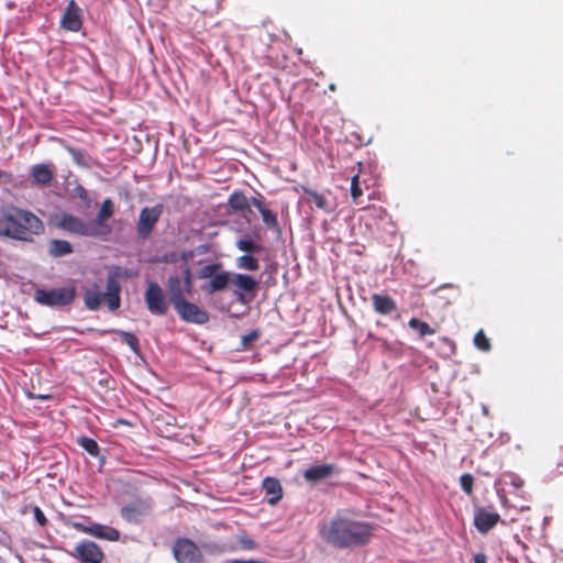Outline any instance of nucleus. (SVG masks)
<instances>
[{
	"instance_id": "4c0bfd02",
	"label": "nucleus",
	"mask_w": 563,
	"mask_h": 563,
	"mask_svg": "<svg viewBox=\"0 0 563 563\" xmlns=\"http://www.w3.org/2000/svg\"><path fill=\"white\" fill-rule=\"evenodd\" d=\"M30 509L33 512L34 519L40 527H45L47 525V518L38 506H30Z\"/></svg>"
},
{
	"instance_id": "aec40b11",
	"label": "nucleus",
	"mask_w": 563,
	"mask_h": 563,
	"mask_svg": "<svg viewBox=\"0 0 563 563\" xmlns=\"http://www.w3.org/2000/svg\"><path fill=\"white\" fill-rule=\"evenodd\" d=\"M55 175V168L51 164H36L32 167L31 176L33 183L46 186L51 184Z\"/></svg>"
},
{
	"instance_id": "2f4dec72",
	"label": "nucleus",
	"mask_w": 563,
	"mask_h": 563,
	"mask_svg": "<svg viewBox=\"0 0 563 563\" xmlns=\"http://www.w3.org/2000/svg\"><path fill=\"white\" fill-rule=\"evenodd\" d=\"M222 267L221 263H213V264H209V265H206L203 266L199 272H198V278L200 279H211L212 276L218 272L220 271Z\"/></svg>"
},
{
	"instance_id": "423d86ee",
	"label": "nucleus",
	"mask_w": 563,
	"mask_h": 563,
	"mask_svg": "<svg viewBox=\"0 0 563 563\" xmlns=\"http://www.w3.org/2000/svg\"><path fill=\"white\" fill-rule=\"evenodd\" d=\"M76 297V288L74 286L54 288V289H37L34 292V299L44 306L48 307H64L74 301Z\"/></svg>"
},
{
	"instance_id": "f8f14e48",
	"label": "nucleus",
	"mask_w": 563,
	"mask_h": 563,
	"mask_svg": "<svg viewBox=\"0 0 563 563\" xmlns=\"http://www.w3.org/2000/svg\"><path fill=\"white\" fill-rule=\"evenodd\" d=\"M114 212L113 201L107 198L102 201L96 217L90 219L95 231L98 232V238H107L112 232V228L108 221L113 217Z\"/></svg>"
},
{
	"instance_id": "ea45409f",
	"label": "nucleus",
	"mask_w": 563,
	"mask_h": 563,
	"mask_svg": "<svg viewBox=\"0 0 563 563\" xmlns=\"http://www.w3.org/2000/svg\"><path fill=\"white\" fill-rule=\"evenodd\" d=\"M474 563H487V556L484 553H476L474 555Z\"/></svg>"
},
{
	"instance_id": "bb28decb",
	"label": "nucleus",
	"mask_w": 563,
	"mask_h": 563,
	"mask_svg": "<svg viewBox=\"0 0 563 563\" xmlns=\"http://www.w3.org/2000/svg\"><path fill=\"white\" fill-rule=\"evenodd\" d=\"M77 444L93 457H98L100 455V446L92 438L85 435L79 437L77 439Z\"/></svg>"
},
{
	"instance_id": "2eb2a0df",
	"label": "nucleus",
	"mask_w": 563,
	"mask_h": 563,
	"mask_svg": "<svg viewBox=\"0 0 563 563\" xmlns=\"http://www.w3.org/2000/svg\"><path fill=\"white\" fill-rule=\"evenodd\" d=\"M73 526L80 532L107 541H119L121 537V533L118 529L101 523H92L90 526H86L80 522H75Z\"/></svg>"
},
{
	"instance_id": "f704fd0d",
	"label": "nucleus",
	"mask_w": 563,
	"mask_h": 563,
	"mask_svg": "<svg viewBox=\"0 0 563 563\" xmlns=\"http://www.w3.org/2000/svg\"><path fill=\"white\" fill-rule=\"evenodd\" d=\"M363 195L360 184V175L356 174L351 178V197L354 203H357L358 198Z\"/></svg>"
},
{
	"instance_id": "7ed1b4c3",
	"label": "nucleus",
	"mask_w": 563,
	"mask_h": 563,
	"mask_svg": "<svg viewBox=\"0 0 563 563\" xmlns=\"http://www.w3.org/2000/svg\"><path fill=\"white\" fill-rule=\"evenodd\" d=\"M126 268L121 266H113L109 269L107 275V291L103 294L99 290L98 285L85 290L84 302L89 310L99 309L101 302L106 300L108 308L115 311L121 305V284L120 279L130 277Z\"/></svg>"
},
{
	"instance_id": "b1692460",
	"label": "nucleus",
	"mask_w": 563,
	"mask_h": 563,
	"mask_svg": "<svg viewBox=\"0 0 563 563\" xmlns=\"http://www.w3.org/2000/svg\"><path fill=\"white\" fill-rule=\"evenodd\" d=\"M251 199L243 191L235 190L228 199V206L235 212H251Z\"/></svg>"
},
{
	"instance_id": "a18cd8bd",
	"label": "nucleus",
	"mask_w": 563,
	"mask_h": 563,
	"mask_svg": "<svg viewBox=\"0 0 563 563\" xmlns=\"http://www.w3.org/2000/svg\"><path fill=\"white\" fill-rule=\"evenodd\" d=\"M0 563H4L3 560L0 558Z\"/></svg>"
},
{
	"instance_id": "20e7f679",
	"label": "nucleus",
	"mask_w": 563,
	"mask_h": 563,
	"mask_svg": "<svg viewBox=\"0 0 563 563\" xmlns=\"http://www.w3.org/2000/svg\"><path fill=\"white\" fill-rule=\"evenodd\" d=\"M167 294L170 303L175 307L186 300V295H191L194 283L192 274L188 264L184 267V276L170 275L166 283Z\"/></svg>"
},
{
	"instance_id": "6ab92c4d",
	"label": "nucleus",
	"mask_w": 563,
	"mask_h": 563,
	"mask_svg": "<svg viewBox=\"0 0 563 563\" xmlns=\"http://www.w3.org/2000/svg\"><path fill=\"white\" fill-rule=\"evenodd\" d=\"M233 273L225 271H218L212 278L203 286L207 294H214L224 290L230 283H232Z\"/></svg>"
},
{
	"instance_id": "39448f33",
	"label": "nucleus",
	"mask_w": 563,
	"mask_h": 563,
	"mask_svg": "<svg viewBox=\"0 0 563 563\" xmlns=\"http://www.w3.org/2000/svg\"><path fill=\"white\" fill-rule=\"evenodd\" d=\"M55 225L70 234L79 236L98 238V232L95 231L90 220H84L77 216L60 212L54 217Z\"/></svg>"
},
{
	"instance_id": "37998d69",
	"label": "nucleus",
	"mask_w": 563,
	"mask_h": 563,
	"mask_svg": "<svg viewBox=\"0 0 563 563\" xmlns=\"http://www.w3.org/2000/svg\"><path fill=\"white\" fill-rule=\"evenodd\" d=\"M246 545H247V548H253V542L252 541L246 542Z\"/></svg>"
},
{
	"instance_id": "9d476101",
	"label": "nucleus",
	"mask_w": 563,
	"mask_h": 563,
	"mask_svg": "<svg viewBox=\"0 0 563 563\" xmlns=\"http://www.w3.org/2000/svg\"><path fill=\"white\" fill-rule=\"evenodd\" d=\"M232 284L236 287L234 291L238 301L249 303L252 301L258 289V282L246 274L233 273Z\"/></svg>"
},
{
	"instance_id": "6e6552de",
	"label": "nucleus",
	"mask_w": 563,
	"mask_h": 563,
	"mask_svg": "<svg viewBox=\"0 0 563 563\" xmlns=\"http://www.w3.org/2000/svg\"><path fill=\"white\" fill-rule=\"evenodd\" d=\"M163 211L164 206L162 203L141 209L136 223V232L141 239L146 240L150 238Z\"/></svg>"
},
{
	"instance_id": "a19ab883",
	"label": "nucleus",
	"mask_w": 563,
	"mask_h": 563,
	"mask_svg": "<svg viewBox=\"0 0 563 563\" xmlns=\"http://www.w3.org/2000/svg\"><path fill=\"white\" fill-rule=\"evenodd\" d=\"M3 176L9 177V174H7V173H5V172H3V170H0V177H3Z\"/></svg>"
},
{
	"instance_id": "ddd939ff",
	"label": "nucleus",
	"mask_w": 563,
	"mask_h": 563,
	"mask_svg": "<svg viewBox=\"0 0 563 563\" xmlns=\"http://www.w3.org/2000/svg\"><path fill=\"white\" fill-rule=\"evenodd\" d=\"M179 318L188 323L205 324L209 321V313L198 305L184 300L174 307Z\"/></svg>"
},
{
	"instance_id": "c9c22d12",
	"label": "nucleus",
	"mask_w": 563,
	"mask_h": 563,
	"mask_svg": "<svg viewBox=\"0 0 563 563\" xmlns=\"http://www.w3.org/2000/svg\"><path fill=\"white\" fill-rule=\"evenodd\" d=\"M474 344L481 351H489L490 349L489 340L482 330L475 334Z\"/></svg>"
},
{
	"instance_id": "1a4fd4ad",
	"label": "nucleus",
	"mask_w": 563,
	"mask_h": 563,
	"mask_svg": "<svg viewBox=\"0 0 563 563\" xmlns=\"http://www.w3.org/2000/svg\"><path fill=\"white\" fill-rule=\"evenodd\" d=\"M173 554L178 563H202L203 555L197 544L187 538L174 542Z\"/></svg>"
},
{
	"instance_id": "58836bf2",
	"label": "nucleus",
	"mask_w": 563,
	"mask_h": 563,
	"mask_svg": "<svg viewBox=\"0 0 563 563\" xmlns=\"http://www.w3.org/2000/svg\"><path fill=\"white\" fill-rule=\"evenodd\" d=\"M258 338H260V331L258 330H253L250 333L243 335L241 338V347H242V350L247 349V346L252 342L256 341Z\"/></svg>"
},
{
	"instance_id": "7c9ffc66",
	"label": "nucleus",
	"mask_w": 563,
	"mask_h": 563,
	"mask_svg": "<svg viewBox=\"0 0 563 563\" xmlns=\"http://www.w3.org/2000/svg\"><path fill=\"white\" fill-rule=\"evenodd\" d=\"M74 196L78 198L87 208L91 207L92 200L88 190L80 184H77L74 188Z\"/></svg>"
},
{
	"instance_id": "c85d7f7f",
	"label": "nucleus",
	"mask_w": 563,
	"mask_h": 563,
	"mask_svg": "<svg viewBox=\"0 0 563 563\" xmlns=\"http://www.w3.org/2000/svg\"><path fill=\"white\" fill-rule=\"evenodd\" d=\"M303 190H305V195L307 196L309 202L313 203L318 209L327 210L328 201L322 194H319L314 190L306 189V188Z\"/></svg>"
},
{
	"instance_id": "f03ea898",
	"label": "nucleus",
	"mask_w": 563,
	"mask_h": 563,
	"mask_svg": "<svg viewBox=\"0 0 563 563\" xmlns=\"http://www.w3.org/2000/svg\"><path fill=\"white\" fill-rule=\"evenodd\" d=\"M44 230L43 221L32 211L13 205L0 208V236L32 242Z\"/></svg>"
},
{
	"instance_id": "a878e982",
	"label": "nucleus",
	"mask_w": 563,
	"mask_h": 563,
	"mask_svg": "<svg viewBox=\"0 0 563 563\" xmlns=\"http://www.w3.org/2000/svg\"><path fill=\"white\" fill-rule=\"evenodd\" d=\"M73 253L71 244L66 240H52L49 242V254L54 257H60Z\"/></svg>"
},
{
	"instance_id": "4be33fe9",
	"label": "nucleus",
	"mask_w": 563,
	"mask_h": 563,
	"mask_svg": "<svg viewBox=\"0 0 563 563\" xmlns=\"http://www.w3.org/2000/svg\"><path fill=\"white\" fill-rule=\"evenodd\" d=\"M262 487L266 494L267 503L269 505L277 504L283 497V488L279 481L275 477H266L263 481Z\"/></svg>"
},
{
	"instance_id": "393cba45",
	"label": "nucleus",
	"mask_w": 563,
	"mask_h": 563,
	"mask_svg": "<svg viewBox=\"0 0 563 563\" xmlns=\"http://www.w3.org/2000/svg\"><path fill=\"white\" fill-rule=\"evenodd\" d=\"M474 525L482 533H487L493 528V512L479 509L474 517Z\"/></svg>"
},
{
	"instance_id": "cd10ccee",
	"label": "nucleus",
	"mask_w": 563,
	"mask_h": 563,
	"mask_svg": "<svg viewBox=\"0 0 563 563\" xmlns=\"http://www.w3.org/2000/svg\"><path fill=\"white\" fill-rule=\"evenodd\" d=\"M408 325L418 331L420 336H427V335H433L435 333V330L431 328L427 322L421 321L417 318H411L408 322Z\"/></svg>"
},
{
	"instance_id": "5701e85b",
	"label": "nucleus",
	"mask_w": 563,
	"mask_h": 563,
	"mask_svg": "<svg viewBox=\"0 0 563 563\" xmlns=\"http://www.w3.org/2000/svg\"><path fill=\"white\" fill-rule=\"evenodd\" d=\"M251 202L260 211V213L262 216V220L267 228L274 229V228L278 227V220H277L276 213H274L268 208H266L262 196H260L258 198L252 197Z\"/></svg>"
},
{
	"instance_id": "dca6fc26",
	"label": "nucleus",
	"mask_w": 563,
	"mask_h": 563,
	"mask_svg": "<svg viewBox=\"0 0 563 563\" xmlns=\"http://www.w3.org/2000/svg\"><path fill=\"white\" fill-rule=\"evenodd\" d=\"M153 505L150 500H135L121 508V517L130 523H140L144 517L152 511Z\"/></svg>"
},
{
	"instance_id": "e433bc0d",
	"label": "nucleus",
	"mask_w": 563,
	"mask_h": 563,
	"mask_svg": "<svg viewBox=\"0 0 563 563\" xmlns=\"http://www.w3.org/2000/svg\"><path fill=\"white\" fill-rule=\"evenodd\" d=\"M474 478L471 474L466 473L460 477V485L466 494H471L473 490Z\"/></svg>"
},
{
	"instance_id": "412c9836",
	"label": "nucleus",
	"mask_w": 563,
	"mask_h": 563,
	"mask_svg": "<svg viewBox=\"0 0 563 563\" xmlns=\"http://www.w3.org/2000/svg\"><path fill=\"white\" fill-rule=\"evenodd\" d=\"M334 473L332 464L314 465L303 472V478L309 483H317L330 477Z\"/></svg>"
},
{
	"instance_id": "9b49d317",
	"label": "nucleus",
	"mask_w": 563,
	"mask_h": 563,
	"mask_svg": "<svg viewBox=\"0 0 563 563\" xmlns=\"http://www.w3.org/2000/svg\"><path fill=\"white\" fill-rule=\"evenodd\" d=\"M144 300L151 313L156 316H164L167 313L168 301L162 287L157 283H148L144 294Z\"/></svg>"
},
{
	"instance_id": "0eeeda50",
	"label": "nucleus",
	"mask_w": 563,
	"mask_h": 563,
	"mask_svg": "<svg viewBox=\"0 0 563 563\" xmlns=\"http://www.w3.org/2000/svg\"><path fill=\"white\" fill-rule=\"evenodd\" d=\"M522 485L523 481L514 474H503L500 476L496 487V494L504 507H517L516 500L519 498V490Z\"/></svg>"
},
{
	"instance_id": "f3484780",
	"label": "nucleus",
	"mask_w": 563,
	"mask_h": 563,
	"mask_svg": "<svg viewBox=\"0 0 563 563\" xmlns=\"http://www.w3.org/2000/svg\"><path fill=\"white\" fill-rule=\"evenodd\" d=\"M60 25L63 29L71 32H78L81 29L82 22L79 9L74 0H70L66 7L60 20Z\"/></svg>"
},
{
	"instance_id": "f257e3e1",
	"label": "nucleus",
	"mask_w": 563,
	"mask_h": 563,
	"mask_svg": "<svg viewBox=\"0 0 563 563\" xmlns=\"http://www.w3.org/2000/svg\"><path fill=\"white\" fill-rule=\"evenodd\" d=\"M374 527L364 521L336 516L320 529L321 538L338 549L358 548L367 544Z\"/></svg>"
},
{
	"instance_id": "72a5a7b5",
	"label": "nucleus",
	"mask_w": 563,
	"mask_h": 563,
	"mask_svg": "<svg viewBox=\"0 0 563 563\" xmlns=\"http://www.w3.org/2000/svg\"><path fill=\"white\" fill-rule=\"evenodd\" d=\"M119 335L122 341L131 347L133 352H137L140 347L139 339L131 332L119 331Z\"/></svg>"
},
{
	"instance_id": "473e14b6",
	"label": "nucleus",
	"mask_w": 563,
	"mask_h": 563,
	"mask_svg": "<svg viewBox=\"0 0 563 563\" xmlns=\"http://www.w3.org/2000/svg\"><path fill=\"white\" fill-rule=\"evenodd\" d=\"M236 246L239 250L247 253H255L262 250V246L260 244H256L250 239L239 240Z\"/></svg>"
},
{
	"instance_id": "79ce46f5",
	"label": "nucleus",
	"mask_w": 563,
	"mask_h": 563,
	"mask_svg": "<svg viewBox=\"0 0 563 563\" xmlns=\"http://www.w3.org/2000/svg\"><path fill=\"white\" fill-rule=\"evenodd\" d=\"M494 520H495V525H496L499 520V516L497 514H495Z\"/></svg>"
},
{
	"instance_id": "4468645a",
	"label": "nucleus",
	"mask_w": 563,
	"mask_h": 563,
	"mask_svg": "<svg viewBox=\"0 0 563 563\" xmlns=\"http://www.w3.org/2000/svg\"><path fill=\"white\" fill-rule=\"evenodd\" d=\"M71 555L80 563H101L104 559L101 548L89 540L78 543Z\"/></svg>"
},
{
	"instance_id": "a211bd4d",
	"label": "nucleus",
	"mask_w": 563,
	"mask_h": 563,
	"mask_svg": "<svg viewBox=\"0 0 563 563\" xmlns=\"http://www.w3.org/2000/svg\"><path fill=\"white\" fill-rule=\"evenodd\" d=\"M371 300L374 311L380 316H388L397 311L396 301L387 294H373Z\"/></svg>"
},
{
	"instance_id": "c756f323",
	"label": "nucleus",
	"mask_w": 563,
	"mask_h": 563,
	"mask_svg": "<svg viewBox=\"0 0 563 563\" xmlns=\"http://www.w3.org/2000/svg\"><path fill=\"white\" fill-rule=\"evenodd\" d=\"M236 266L241 269L257 271L260 264L257 258L252 255H242L236 260Z\"/></svg>"
},
{
	"instance_id": "c03bdc74",
	"label": "nucleus",
	"mask_w": 563,
	"mask_h": 563,
	"mask_svg": "<svg viewBox=\"0 0 563 563\" xmlns=\"http://www.w3.org/2000/svg\"><path fill=\"white\" fill-rule=\"evenodd\" d=\"M246 545H247V548H253V542L252 541L246 542Z\"/></svg>"
}]
</instances>
